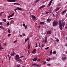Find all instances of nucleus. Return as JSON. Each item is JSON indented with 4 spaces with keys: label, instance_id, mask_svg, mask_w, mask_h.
<instances>
[{
    "label": "nucleus",
    "instance_id": "7c9ffc66",
    "mask_svg": "<svg viewBox=\"0 0 67 67\" xmlns=\"http://www.w3.org/2000/svg\"><path fill=\"white\" fill-rule=\"evenodd\" d=\"M52 13V12H46V14H48V13Z\"/></svg>",
    "mask_w": 67,
    "mask_h": 67
},
{
    "label": "nucleus",
    "instance_id": "3c124183",
    "mask_svg": "<svg viewBox=\"0 0 67 67\" xmlns=\"http://www.w3.org/2000/svg\"><path fill=\"white\" fill-rule=\"evenodd\" d=\"M56 41H57V42H58V41H59V40L58 39H57L56 40Z\"/></svg>",
    "mask_w": 67,
    "mask_h": 67
},
{
    "label": "nucleus",
    "instance_id": "f3484780",
    "mask_svg": "<svg viewBox=\"0 0 67 67\" xmlns=\"http://www.w3.org/2000/svg\"><path fill=\"white\" fill-rule=\"evenodd\" d=\"M17 9H18V10H19V11H21V10H22V9L20 8L19 7H18L17 8Z\"/></svg>",
    "mask_w": 67,
    "mask_h": 67
},
{
    "label": "nucleus",
    "instance_id": "338daca9",
    "mask_svg": "<svg viewBox=\"0 0 67 67\" xmlns=\"http://www.w3.org/2000/svg\"><path fill=\"white\" fill-rule=\"evenodd\" d=\"M65 46L67 47V44H65Z\"/></svg>",
    "mask_w": 67,
    "mask_h": 67
},
{
    "label": "nucleus",
    "instance_id": "a18cd8bd",
    "mask_svg": "<svg viewBox=\"0 0 67 67\" xmlns=\"http://www.w3.org/2000/svg\"><path fill=\"white\" fill-rule=\"evenodd\" d=\"M2 25V23H0V25Z\"/></svg>",
    "mask_w": 67,
    "mask_h": 67
},
{
    "label": "nucleus",
    "instance_id": "c03bdc74",
    "mask_svg": "<svg viewBox=\"0 0 67 67\" xmlns=\"http://www.w3.org/2000/svg\"><path fill=\"white\" fill-rule=\"evenodd\" d=\"M13 20V18H11L9 19V20Z\"/></svg>",
    "mask_w": 67,
    "mask_h": 67
},
{
    "label": "nucleus",
    "instance_id": "20e7f679",
    "mask_svg": "<svg viewBox=\"0 0 67 67\" xmlns=\"http://www.w3.org/2000/svg\"><path fill=\"white\" fill-rule=\"evenodd\" d=\"M14 15V13H13L12 14L9 15V16H8V18H11L12 16H13Z\"/></svg>",
    "mask_w": 67,
    "mask_h": 67
},
{
    "label": "nucleus",
    "instance_id": "49530a36",
    "mask_svg": "<svg viewBox=\"0 0 67 67\" xmlns=\"http://www.w3.org/2000/svg\"><path fill=\"white\" fill-rule=\"evenodd\" d=\"M19 62H21V61H22V60H21V59H20L19 58Z\"/></svg>",
    "mask_w": 67,
    "mask_h": 67
},
{
    "label": "nucleus",
    "instance_id": "5701e85b",
    "mask_svg": "<svg viewBox=\"0 0 67 67\" xmlns=\"http://www.w3.org/2000/svg\"><path fill=\"white\" fill-rule=\"evenodd\" d=\"M7 56L9 57V60H10V58H11V56L9 55H7Z\"/></svg>",
    "mask_w": 67,
    "mask_h": 67
},
{
    "label": "nucleus",
    "instance_id": "1a4fd4ad",
    "mask_svg": "<svg viewBox=\"0 0 67 67\" xmlns=\"http://www.w3.org/2000/svg\"><path fill=\"white\" fill-rule=\"evenodd\" d=\"M62 59L63 60H66V59H67V58L66 57H63L62 58Z\"/></svg>",
    "mask_w": 67,
    "mask_h": 67
},
{
    "label": "nucleus",
    "instance_id": "f8f14e48",
    "mask_svg": "<svg viewBox=\"0 0 67 67\" xmlns=\"http://www.w3.org/2000/svg\"><path fill=\"white\" fill-rule=\"evenodd\" d=\"M47 37H46L45 38L44 41V43H46V42H47Z\"/></svg>",
    "mask_w": 67,
    "mask_h": 67
},
{
    "label": "nucleus",
    "instance_id": "4d7b16f0",
    "mask_svg": "<svg viewBox=\"0 0 67 67\" xmlns=\"http://www.w3.org/2000/svg\"><path fill=\"white\" fill-rule=\"evenodd\" d=\"M20 37H23V36L22 35H20Z\"/></svg>",
    "mask_w": 67,
    "mask_h": 67
},
{
    "label": "nucleus",
    "instance_id": "603ef678",
    "mask_svg": "<svg viewBox=\"0 0 67 67\" xmlns=\"http://www.w3.org/2000/svg\"><path fill=\"white\" fill-rule=\"evenodd\" d=\"M23 26H24V27H25V24H23Z\"/></svg>",
    "mask_w": 67,
    "mask_h": 67
},
{
    "label": "nucleus",
    "instance_id": "a211bd4d",
    "mask_svg": "<svg viewBox=\"0 0 67 67\" xmlns=\"http://www.w3.org/2000/svg\"><path fill=\"white\" fill-rule=\"evenodd\" d=\"M65 22H63L62 23V26L63 27H64V26H65Z\"/></svg>",
    "mask_w": 67,
    "mask_h": 67
},
{
    "label": "nucleus",
    "instance_id": "052dcab7",
    "mask_svg": "<svg viewBox=\"0 0 67 67\" xmlns=\"http://www.w3.org/2000/svg\"><path fill=\"white\" fill-rule=\"evenodd\" d=\"M14 11H16V10H17V9H15V10H14Z\"/></svg>",
    "mask_w": 67,
    "mask_h": 67
},
{
    "label": "nucleus",
    "instance_id": "a19ab883",
    "mask_svg": "<svg viewBox=\"0 0 67 67\" xmlns=\"http://www.w3.org/2000/svg\"><path fill=\"white\" fill-rule=\"evenodd\" d=\"M23 57H24V56H21L20 57V58H23Z\"/></svg>",
    "mask_w": 67,
    "mask_h": 67
},
{
    "label": "nucleus",
    "instance_id": "c85d7f7f",
    "mask_svg": "<svg viewBox=\"0 0 67 67\" xmlns=\"http://www.w3.org/2000/svg\"><path fill=\"white\" fill-rule=\"evenodd\" d=\"M52 50H51V51L50 52V54H51V55L52 53Z\"/></svg>",
    "mask_w": 67,
    "mask_h": 67
},
{
    "label": "nucleus",
    "instance_id": "4c0bfd02",
    "mask_svg": "<svg viewBox=\"0 0 67 67\" xmlns=\"http://www.w3.org/2000/svg\"><path fill=\"white\" fill-rule=\"evenodd\" d=\"M66 11H67V10H65L63 12V13H65V12H66Z\"/></svg>",
    "mask_w": 67,
    "mask_h": 67
},
{
    "label": "nucleus",
    "instance_id": "de8ad7c7",
    "mask_svg": "<svg viewBox=\"0 0 67 67\" xmlns=\"http://www.w3.org/2000/svg\"><path fill=\"white\" fill-rule=\"evenodd\" d=\"M36 47H37V43H36Z\"/></svg>",
    "mask_w": 67,
    "mask_h": 67
},
{
    "label": "nucleus",
    "instance_id": "8fccbe9b",
    "mask_svg": "<svg viewBox=\"0 0 67 67\" xmlns=\"http://www.w3.org/2000/svg\"><path fill=\"white\" fill-rule=\"evenodd\" d=\"M36 66H37V67H38L39 66V65H38L36 64Z\"/></svg>",
    "mask_w": 67,
    "mask_h": 67
},
{
    "label": "nucleus",
    "instance_id": "58836bf2",
    "mask_svg": "<svg viewBox=\"0 0 67 67\" xmlns=\"http://www.w3.org/2000/svg\"><path fill=\"white\" fill-rule=\"evenodd\" d=\"M42 42H44V38H42Z\"/></svg>",
    "mask_w": 67,
    "mask_h": 67
},
{
    "label": "nucleus",
    "instance_id": "72a5a7b5",
    "mask_svg": "<svg viewBox=\"0 0 67 67\" xmlns=\"http://www.w3.org/2000/svg\"><path fill=\"white\" fill-rule=\"evenodd\" d=\"M49 48V47H47L45 48V49H46L47 50V49H48Z\"/></svg>",
    "mask_w": 67,
    "mask_h": 67
},
{
    "label": "nucleus",
    "instance_id": "423d86ee",
    "mask_svg": "<svg viewBox=\"0 0 67 67\" xmlns=\"http://www.w3.org/2000/svg\"><path fill=\"white\" fill-rule=\"evenodd\" d=\"M53 0H51L49 2L48 5V6H49V7H50V6H51V4H52V2H53Z\"/></svg>",
    "mask_w": 67,
    "mask_h": 67
},
{
    "label": "nucleus",
    "instance_id": "412c9836",
    "mask_svg": "<svg viewBox=\"0 0 67 67\" xmlns=\"http://www.w3.org/2000/svg\"><path fill=\"white\" fill-rule=\"evenodd\" d=\"M3 21H4L5 22L7 21V20L5 19H3Z\"/></svg>",
    "mask_w": 67,
    "mask_h": 67
},
{
    "label": "nucleus",
    "instance_id": "13d9d810",
    "mask_svg": "<svg viewBox=\"0 0 67 67\" xmlns=\"http://www.w3.org/2000/svg\"><path fill=\"white\" fill-rule=\"evenodd\" d=\"M4 46H6V43H5V44H4Z\"/></svg>",
    "mask_w": 67,
    "mask_h": 67
},
{
    "label": "nucleus",
    "instance_id": "2eb2a0df",
    "mask_svg": "<svg viewBox=\"0 0 67 67\" xmlns=\"http://www.w3.org/2000/svg\"><path fill=\"white\" fill-rule=\"evenodd\" d=\"M27 48H28V49H29V48H30V44L29 43H28Z\"/></svg>",
    "mask_w": 67,
    "mask_h": 67
},
{
    "label": "nucleus",
    "instance_id": "c9c22d12",
    "mask_svg": "<svg viewBox=\"0 0 67 67\" xmlns=\"http://www.w3.org/2000/svg\"><path fill=\"white\" fill-rule=\"evenodd\" d=\"M10 24V23H9V22H8L7 24V25H9V24Z\"/></svg>",
    "mask_w": 67,
    "mask_h": 67
},
{
    "label": "nucleus",
    "instance_id": "bb28decb",
    "mask_svg": "<svg viewBox=\"0 0 67 67\" xmlns=\"http://www.w3.org/2000/svg\"><path fill=\"white\" fill-rule=\"evenodd\" d=\"M27 26H28V25H26V26H25V30H26V29H27Z\"/></svg>",
    "mask_w": 67,
    "mask_h": 67
},
{
    "label": "nucleus",
    "instance_id": "0e129e2a",
    "mask_svg": "<svg viewBox=\"0 0 67 67\" xmlns=\"http://www.w3.org/2000/svg\"><path fill=\"white\" fill-rule=\"evenodd\" d=\"M0 15L1 16L2 15V13H0Z\"/></svg>",
    "mask_w": 67,
    "mask_h": 67
},
{
    "label": "nucleus",
    "instance_id": "7ed1b4c3",
    "mask_svg": "<svg viewBox=\"0 0 67 67\" xmlns=\"http://www.w3.org/2000/svg\"><path fill=\"white\" fill-rule=\"evenodd\" d=\"M7 1L10 2H15L16 1L15 0H7Z\"/></svg>",
    "mask_w": 67,
    "mask_h": 67
},
{
    "label": "nucleus",
    "instance_id": "e2e57ef3",
    "mask_svg": "<svg viewBox=\"0 0 67 67\" xmlns=\"http://www.w3.org/2000/svg\"><path fill=\"white\" fill-rule=\"evenodd\" d=\"M37 61H40V59H38V60H37Z\"/></svg>",
    "mask_w": 67,
    "mask_h": 67
},
{
    "label": "nucleus",
    "instance_id": "473e14b6",
    "mask_svg": "<svg viewBox=\"0 0 67 67\" xmlns=\"http://www.w3.org/2000/svg\"><path fill=\"white\" fill-rule=\"evenodd\" d=\"M17 42V40H15L14 42V43H16Z\"/></svg>",
    "mask_w": 67,
    "mask_h": 67
},
{
    "label": "nucleus",
    "instance_id": "c756f323",
    "mask_svg": "<svg viewBox=\"0 0 67 67\" xmlns=\"http://www.w3.org/2000/svg\"><path fill=\"white\" fill-rule=\"evenodd\" d=\"M3 49V48L1 47V46H0V50H1V49Z\"/></svg>",
    "mask_w": 67,
    "mask_h": 67
},
{
    "label": "nucleus",
    "instance_id": "a878e982",
    "mask_svg": "<svg viewBox=\"0 0 67 67\" xmlns=\"http://www.w3.org/2000/svg\"><path fill=\"white\" fill-rule=\"evenodd\" d=\"M0 29H4V27H3L1 26H0Z\"/></svg>",
    "mask_w": 67,
    "mask_h": 67
},
{
    "label": "nucleus",
    "instance_id": "0eeeda50",
    "mask_svg": "<svg viewBox=\"0 0 67 67\" xmlns=\"http://www.w3.org/2000/svg\"><path fill=\"white\" fill-rule=\"evenodd\" d=\"M36 49H34L32 52V53H33L34 54H35L36 53Z\"/></svg>",
    "mask_w": 67,
    "mask_h": 67
},
{
    "label": "nucleus",
    "instance_id": "9d476101",
    "mask_svg": "<svg viewBox=\"0 0 67 67\" xmlns=\"http://www.w3.org/2000/svg\"><path fill=\"white\" fill-rule=\"evenodd\" d=\"M31 17L32 19V20H35V17L34 16L32 15L31 16Z\"/></svg>",
    "mask_w": 67,
    "mask_h": 67
},
{
    "label": "nucleus",
    "instance_id": "4468645a",
    "mask_svg": "<svg viewBox=\"0 0 67 67\" xmlns=\"http://www.w3.org/2000/svg\"><path fill=\"white\" fill-rule=\"evenodd\" d=\"M46 60L47 61H49L50 60H51V58L47 57Z\"/></svg>",
    "mask_w": 67,
    "mask_h": 67
},
{
    "label": "nucleus",
    "instance_id": "f704fd0d",
    "mask_svg": "<svg viewBox=\"0 0 67 67\" xmlns=\"http://www.w3.org/2000/svg\"><path fill=\"white\" fill-rule=\"evenodd\" d=\"M42 47H43V46H44V45L43 44H42L41 45V48L42 47Z\"/></svg>",
    "mask_w": 67,
    "mask_h": 67
},
{
    "label": "nucleus",
    "instance_id": "680f3d73",
    "mask_svg": "<svg viewBox=\"0 0 67 67\" xmlns=\"http://www.w3.org/2000/svg\"><path fill=\"white\" fill-rule=\"evenodd\" d=\"M48 66H51V64H48Z\"/></svg>",
    "mask_w": 67,
    "mask_h": 67
},
{
    "label": "nucleus",
    "instance_id": "5fc2aeb1",
    "mask_svg": "<svg viewBox=\"0 0 67 67\" xmlns=\"http://www.w3.org/2000/svg\"><path fill=\"white\" fill-rule=\"evenodd\" d=\"M46 62H44L43 64H46Z\"/></svg>",
    "mask_w": 67,
    "mask_h": 67
},
{
    "label": "nucleus",
    "instance_id": "b1692460",
    "mask_svg": "<svg viewBox=\"0 0 67 67\" xmlns=\"http://www.w3.org/2000/svg\"><path fill=\"white\" fill-rule=\"evenodd\" d=\"M44 23L43 22H41L40 23V24H43Z\"/></svg>",
    "mask_w": 67,
    "mask_h": 67
},
{
    "label": "nucleus",
    "instance_id": "69168bd1",
    "mask_svg": "<svg viewBox=\"0 0 67 67\" xmlns=\"http://www.w3.org/2000/svg\"><path fill=\"white\" fill-rule=\"evenodd\" d=\"M64 13H63H63H62V15H64Z\"/></svg>",
    "mask_w": 67,
    "mask_h": 67
},
{
    "label": "nucleus",
    "instance_id": "f257e3e1",
    "mask_svg": "<svg viewBox=\"0 0 67 67\" xmlns=\"http://www.w3.org/2000/svg\"><path fill=\"white\" fill-rule=\"evenodd\" d=\"M53 26H56L57 25V24H58V22L55 20H54L53 22Z\"/></svg>",
    "mask_w": 67,
    "mask_h": 67
},
{
    "label": "nucleus",
    "instance_id": "774afa93",
    "mask_svg": "<svg viewBox=\"0 0 67 67\" xmlns=\"http://www.w3.org/2000/svg\"><path fill=\"white\" fill-rule=\"evenodd\" d=\"M65 16H66V17L67 18V14H66V15H65Z\"/></svg>",
    "mask_w": 67,
    "mask_h": 67
},
{
    "label": "nucleus",
    "instance_id": "09e8293b",
    "mask_svg": "<svg viewBox=\"0 0 67 67\" xmlns=\"http://www.w3.org/2000/svg\"><path fill=\"white\" fill-rule=\"evenodd\" d=\"M17 5H21V4H20L19 3H17Z\"/></svg>",
    "mask_w": 67,
    "mask_h": 67
},
{
    "label": "nucleus",
    "instance_id": "aec40b11",
    "mask_svg": "<svg viewBox=\"0 0 67 67\" xmlns=\"http://www.w3.org/2000/svg\"><path fill=\"white\" fill-rule=\"evenodd\" d=\"M29 40V38L26 39L25 41V43H26V41H28Z\"/></svg>",
    "mask_w": 67,
    "mask_h": 67
},
{
    "label": "nucleus",
    "instance_id": "6e6552de",
    "mask_svg": "<svg viewBox=\"0 0 67 67\" xmlns=\"http://www.w3.org/2000/svg\"><path fill=\"white\" fill-rule=\"evenodd\" d=\"M50 21H51V20L49 19V18H48L47 21V23H49Z\"/></svg>",
    "mask_w": 67,
    "mask_h": 67
},
{
    "label": "nucleus",
    "instance_id": "e433bc0d",
    "mask_svg": "<svg viewBox=\"0 0 67 67\" xmlns=\"http://www.w3.org/2000/svg\"><path fill=\"white\" fill-rule=\"evenodd\" d=\"M36 64H32V66H36Z\"/></svg>",
    "mask_w": 67,
    "mask_h": 67
},
{
    "label": "nucleus",
    "instance_id": "ddd939ff",
    "mask_svg": "<svg viewBox=\"0 0 67 67\" xmlns=\"http://www.w3.org/2000/svg\"><path fill=\"white\" fill-rule=\"evenodd\" d=\"M32 60L33 61H34V62L36 61V60H37V58L36 57L35 58H34V59H32Z\"/></svg>",
    "mask_w": 67,
    "mask_h": 67
},
{
    "label": "nucleus",
    "instance_id": "dca6fc26",
    "mask_svg": "<svg viewBox=\"0 0 67 67\" xmlns=\"http://www.w3.org/2000/svg\"><path fill=\"white\" fill-rule=\"evenodd\" d=\"M59 10V8H57L56 9H55V12H57V11H58Z\"/></svg>",
    "mask_w": 67,
    "mask_h": 67
},
{
    "label": "nucleus",
    "instance_id": "ea45409f",
    "mask_svg": "<svg viewBox=\"0 0 67 67\" xmlns=\"http://www.w3.org/2000/svg\"><path fill=\"white\" fill-rule=\"evenodd\" d=\"M22 35H23V36H25V34H23Z\"/></svg>",
    "mask_w": 67,
    "mask_h": 67
},
{
    "label": "nucleus",
    "instance_id": "39448f33",
    "mask_svg": "<svg viewBox=\"0 0 67 67\" xmlns=\"http://www.w3.org/2000/svg\"><path fill=\"white\" fill-rule=\"evenodd\" d=\"M51 33H52V31H51L50 30L49 31H47V34H49V35H50V34H51Z\"/></svg>",
    "mask_w": 67,
    "mask_h": 67
},
{
    "label": "nucleus",
    "instance_id": "6ab92c4d",
    "mask_svg": "<svg viewBox=\"0 0 67 67\" xmlns=\"http://www.w3.org/2000/svg\"><path fill=\"white\" fill-rule=\"evenodd\" d=\"M14 54H15L14 52H13V53L11 54V55L12 56H14Z\"/></svg>",
    "mask_w": 67,
    "mask_h": 67
},
{
    "label": "nucleus",
    "instance_id": "bf43d9fd",
    "mask_svg": "<svg viewBox=\"0 0 67 67\" xmlns=\"http://www.w3.org/2000/svg\"><path fill=\"white\" fill-rule=\"evenodd\" d=\"M28 53H29V54H30V51H29V50L28 51Z\"/></svg>",
    "mask_w": 67,
    "mask_h": 67
},
{
    "label": "nucleus",
    "instance_id": "cd10ccee",
    "mask_svg": "<svg viewBox=\"0 0 67 67\" xmlns=\"http://www.w3.org/2000/svg\"><path fill=\"white\" fill-rule=\"evenodd\" d=\"M40 0H37V1H35V3H37V2H38Z\"/></svg>",
    "mask_w": 67,
    "mask_h": 67
},
{
    "label": "nucleus",
    "instance_id": "2f4dec72",
    "mask_svg": "<svg viewBox=\"0 0 67 67\" xmlns=\"http://www.w3.org/2000/svg\"><path fill=\"white\" fill-rule=\"evenodd\" d=\"M53 54H56V52L54 51V52H53Z\"/></svg>",
    "mask_w": 67,
    "mask_h": 67
},
{
    "label": "nucleus",
    "instance_id": "4be33fe9",
    "mask_svg": "<svg viewBox=\"0 0 67 67\" xmlns=\"http://www.w3.org/2000/svg\"><path fill=\"white\" fill-rule=\"evenodd\" d=\"M59 25H62V22L60 20L59 21Z\"/></svg>",
    "mask_w": 67,
    "mask_h": 67
},
{
    "label": "nucleus",
    "instance_id": "6e6d98bb",
    "mask_svg": "<svg viewBox=\"0 0 67 67\" xmlns=\"http://www.w3.org/2000/svg\"><path fill=\"white\" fill-rule=\"evenodd\" d=\"M40 9H42V7L41 6L40 7Z\"/></svg>",
    "mask_w": 67,
    "mask_h": 67
},
{
    "label": "nucleus",
    "instance_id": "393cba45",
    "mask_svg": "<svg viewBox=\"0 0 67 67\" xmlns=\"http://www.w3.org/2000/svg\"><path fill=\"white\" fill-rule=\"evenodd\" d=\"M8 32L9 33H10V30L8 29Z\"/></svg>",
    "mask_w": 67,
    "mask_h": 67
},
{
    "label": "nucleus",
    "instance_id": "37998d69",
    "mask_svg": "<svg viewBox=\"0 0 67 67\" xmlns=\"http://www.w3.org/2000/svg\"><path fill=\"white\" fill-rule=\"evenodd\" d=\"M41 7H42V8H44V7H45V5H43L41 6Z\"/></svg>",
    "mask_w": 67,
    "mask_h": 67
},
{
    "label": "nucleus",
    "instance_id": "79ce46f5",
    "mask_svg": "<svg viewBox=\"0 0 67 67\" xmlns=\"http://www.w3.org/2000/svg\"><path fill=\"white\" fill-rule=\"evenodd\" d=\"M11 35V34H9L8 35V36H10Z\"/></svg>",
    "mask_w": 67,
    "mask_h": 67
},
{
    "label": "nucleus",
    "instance_id": "f03ea898",
    "mask_svg": "<svg viewBox=\"0 0 67 67\" xmlns=\"http://www.w3.org/2000/svg\"><path fill=\"white\" fill-rule=\"evenodd\" d=\"M15 59L16 60H17V61H19V59H20V57L18 55H17L15 56Z\"/></svg>",
    "mask_w": 67,
    "mask_h": 67
},
{
    "label": "nucleus",
    "instance_id": "864d4df0",
    "mask_svg": "<svg viewBox=\"0 0 67 67\" xmlns=\"http://www.w3.org/2000/svg\"><path fill=\"white\" fill-rule=\"evenodd\" d=\"M14 5L15 4L17 5V3H14Z\"/></svg>",
    "mask_w": 67,
    "mask_h": 67
},
{
    "label": "nucleus",
    "instance_id": "9b49d317",
    "mask_svg": "<svg viewBox=\"0 0 67 67\" xmlns=\"http://www.w3.org/2000/svg\"><path fill=\"white\" fill-rule=\"evenodd\" d=\"M59 28L60 30H62V25H59Z\"/></svg>",
    "mask_w": 67,
    "mask_h": 67
}]
</instances>
